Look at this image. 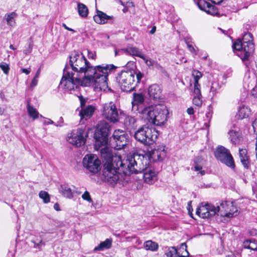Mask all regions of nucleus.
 Listing matches in <instances>:
<instances>
[{"label":"nucleus","instance_id":"obj_3","mask_svg":"<svg viewBox=\"0 0 257 257\" xmlns=\"http://www.w3.org/2000/svg\"><path fill=\"white\" fill-rule=\"evenodd\" d=\"M130 173L138 174L144 172V181L149 184H152L157 180V173L147 168L149 165L148 156H140L135 154L126 160Z\"/></svg>","mask_w":257,"mask_h":257},{"label":"nucleus","instance_id":"obj_20","mask_svg":"<svg viewBox=\"0 0 257 257\" xmlns=\"http://www.w3.org/2000/svg\"><path fill=\"white\" fill-rule=\"evenodd\" d=\"M161 93L162 90L160 87L156 84L151 85L148 89V94L150 97L154 100L160 99Z\"/></svg>","mask_w":257,"mask_h":257},{"label":"nucleus","instance_id":"obj_12","mask_svg":"<svg viewBox=\"0 0 257 257\" xmlns=\"http://www.w3.org/2000/svg\"><path fill=\"white\" fill-rule=\"evenodd\" d=\"M83 165L85 168L93 173H96L101 169V162L95 155L85 156L83 159Z\"/></svg>","mask_w":257,"mask_h":257},{"label":"nucleus","instance_id":"obj_55","mask_svg":"<svg viewBox=\"0 0 257 257\" xmlns=\"http://www.w3.org/2000/svg\"><path fill=\"white\" fill-rule=\"evenodd\" d=\"M21 71L23 73H24L26 74H29L31 72L30 68H29V69H27L25 68H22Z\"/></svg>","mask_w":257,"mask_h":257},{"label":"nucleus","instance_id":"obj_54","mask_svg":"<svg viewBox=\"0 0 257 257\" xmlns=\"http://www.w3.org/2000/svg\"><path fill=\"white\" fill-rule=\"evenodd\" d=\"M252 95L257 97V86L252 88Z\"/></svg>","mask_w":257,"mask_h":257},{"label":"nucleus","instance_id":"obj_49","mask_svg":"<svg viewBox=\"0 0 257 257\" xmlns=\"http://www.w3.org/2000/svg\"><path fill=\"white\" fill-rule=\"evenodd\" d=\"M63 123V118L62 117L59 118V120L57 121V124H55V125L57 126H61Z\"/></svg>","mask_w":257,"mask_h":257},{"label":"nucleus","instance_id":"obj_46","mask_svg":"<svg viewBox=\"0 0 257 257\" xmlns=\"http://www.w3.org/2000/svg\"><path fill=\"white\" fill-rule=\"evenodd\" d=\"M186 43L187 44V47L189 50L191 52H193L195 51V49L194 47L192 46V44L190 43V42L187 41V40H185Z\"/></svg>","mask_w":257,"mask_h":257},{"label":"nucleus","instance_id":"obj_42","mask_svg":"<svg viewBox=\"0 0 257 257\" xmlns=\"http://www.w3.org/2000/svg\"><path fill=\"white\" fill-rule=\"evenodd\" d=\"M141 58L144 60L146 65L149 67L152 66L156 63V62L155 61L153 60L152 59L146 58L144 54L143 58Z\"/></svg>","mask_w":257,"mask_h":257},{"label":"nucleus","instance_id":"obj_57","mask_svg":"<svg viewBox=\"0 0 257 257\" xmlns=\"http://www.w3.org/2000/svg\"><path fill=\"white\" fill-rule=\"evenodd\" d=\"M156 31V27L153 26L149 33L151 34H154L155 33Z\"/></svg>","mask_w":257,"mask_h":257},{"label":"nucleus","instance_id":"obj_61","mask_svg":"<svg viewBox=\"0 0 257 257\" xmlns=\"http://www.w3.org/2000/svg\"><path fill=\"white\" fill-rule=\"evenodd\" d=\"M137 242H138V244H141V243H142V242H141V241H140L139 240H138Z\"/></svg>","mask_w":257,"mask_h":257},{"label":"nucleus","instance_id":"obj_40","mask_svg":"<svg viewBox=\"0 0 257 257\" xmlns=\"http://www.w3.org/2000/svg\"><path fill=\"white\" fill-rule=\"evenodd\" d=\"M32 242L34 244L35 247H38V248H41L42 246L45 245V243L42 242V239H32L31 240Z\"/></svg>","mask_w":257,"mask_h":257},{"label":"nucleus","instance_id":"obj_35","mask_svg":"<svg viewBox=\"0 0 257 257\" xmlns=\"http://www.w3.org/2000/svg\"><path fill=\"white\" fill-rule=\"evenodd\" d=\"M194 97L193 98V103L198 107H200L202 104V95L200 89H199V92H196L195 89L193 90Z\"/></svg>","mask_w":257,"mask_h":257},{"label":"nucleus","instance_id":"obj_28","mask_svg":"<svg viewBox=\"0 0 257 257\" xmlns=\"http://www.w3.org/2000/svg\"><path fill=\"white\" fill-rule=\"evenodd\" d=\"M204 160L202 157H198L194 160V170L195 171H199V173L201 175H205L206 172L202 170V167L204 165Z\"/></svg>","mask_w":257,"mask_h":257},{"label":"nucleus","instance_id":"obj_16","mask_svg":"<svg viewBox=\"0 0 257 257\" xmlns=\"http://www.w3.org/2000/svg\"><path fill=\"white\" fill-rule=\"evenodd\" d=\"M166 152L165 151V147L159 146L157 149H155L152 151L151 152L146 153L145 155L142 156H148V159L149 163L151 160H152L153 161H162L166 157ZM141 156L140 155H139Z\"/></svg>","mask_w":257,"mask_h":257},{"label":"nucleus","instance_id":"obj_14","mask_svg":"<svg viewBox=\"0 0 257 257\" xmlns=\"http://www.w3.org/2000/svg\"><path fill=\"white\" fill-rule=\"evenodd\" d=\"M113 138L115 145H112L109 148L112 150V148L115 150H121L125 146L128 142V136L126 133L122 130H115L113 134Z\"/></svg>","mask_w":257,"mask_h":257},{"label":"nucleus","instance_id":"obj_63","mask_svg":"<svg viewBox=\"0 0 257 257\" xmlns=\"http://www.w3.org/2000/svg\"><path fill=\"white\" fill-rule=\"evenodd\" d=\"M81 105H82V101H81Z\"/></svg>","mask_w":257,"mask_h":257},{"label":"nucleus","instance_id":"obj_5","mask_svg":"<svg viewBox=\"0 0 257 257\" xmlns=\"http://www.w3.org/2000/svg\"><path fill=\"white\" fill-rule=\"evenodd\" d=\"M144 76L139 70L121 71L116 77V81L123 91L131 92Z\"/></svg>","mask_w":257,"mask_h":257},{"label":"nucleus","instance_id":"obj_47","mask_svg":"<svg viewBox=\"0 0 257 257\" xmlns=\"http://www.w3.org/2000/svg\"><path fill=\"white\" fill-rule=\"evenodd\" d=\"M252 126L254 132L257 134V118H256L252 123Z\"/></svg>","mask_w":257,"mask_h":257},{"label":"nucleus","instance_id":"obj_62","mask_svg":"<svg viewBox=\"0 0 257 257\" xmlns=\"http://www.w3.org/2000/svg\"><path fill=\"white\" fill-rule=\"evenodd\" d=\"M220 30L222 31V32H223V33H224V31H223V30H221V29H220Z\"/></svg>","mask_w":257,"mask_h":257},{"label":"nucleus","instance_id":"obj_17","mask_svg":"<svg viewBox=\"0 0 257 257\" xmlns=\"http://www.w3.org/2000/svg\"><path fill=\"white\" fill-rule=\"evenodd\" d=\"M199 9L205 12L207 14L217 16L219 15L217 9L212 6L210 3L207 2L205 0H194Z\"/></svg>","mask_w":257,"mask_h":257},{"label":"nucleus","instance_id":"obj_53","mask_svg":"<svg viewBox=\"0 0 257 257\" xmlns=\"http://www.w3.org/2000/svg\"><path fill=\"white\" fill-rule=\"evenodd\" d=\"M62 26L67 30H68L69 31H71V32H75L74 30L68 27L65 23H63L62 24Z\"/></svg>","mask_w":257,"mask_h":257},{"label":"nucleus","instance_id":"obj_33","mask_svg":"<svg viewBox=\"0 0 257 257\" xmlns=\"http://www.w3.org/2000/svg\"><path fill=\"white\" fill-rule=\"evenodd\" d=\"M243 245L244 248L257 251V241L253 238L245 240Z\"/></svg>","mask_w":257,"mask_h":257},{"label":"nucleus","instance_id":"obj_25","mask_svg":"<svg viewBox=\"0 0 257 257\" xmlns=\"http://www.w3.org/2000/svg\"><path fill=\"white\" fill-rule=\"evenodd\" d=\"M124 125L128 130L135 129L137 126V119L133 116H127L124 120Z\"/></svg>","mask_w":257,"mask_h":257},{"label":"nucleus","instance_id":"obj_23","mask_svg":"<svg viewBox=\"0 0 257 257\" xmlns=\"http://www.w3.org/2000/svg\"><path fill=\"white\" fill-rule=\"evenodd\" d=\"M239 157L240 160L245 169H248L249 165V157L247 155V150L245 149H239Z\"/></svg>","mask_w":257,"mask_h":257},{"label":"nucleus","instance_id":"obj_48","mask_svg":"<svg viewBox=\"0 0 257 257\" xmlns=\"http://www.w3.org/2000/svg\"><path fill=\"white\" fill-rule=\"evenodd\" d=\"M37 78H36V77H34L31 83V87H33L36 86L37 85Z\"/></svg>","mask_w":257,"mask_h":257},{"label":"nucleus","instance_id":"obj_15","mask_svg":"<svg viewBox=\"0 0 257 257\" xmlns=\"http://www.w3.org/2000/svg\"><path fill=\"white\" fill-rule=\"evenodd\" d=\"M196 213L202 218H209L214 216L217 213V209L215 207L209 204L203 203L198 207L196 210Z\"/></svg>","mask_w":257,"mask_h":257},{"label":"nucleus","instance_id":"obj_60","mask_svg":"<svg viewBox=\"0 0 257 257\" xmlns=\"http://www.w3.org/2000/svg\"><path fill=\"white\" fill-rule=\"evenodd\" d=\"M118 51H117L116 50H115V56L118 55Z\"/></svg>","mask_w":257,"mask_h":257},{"label":"nucleus","instance_id":"obj_43","mask_svg":"<svg viewBox=\"0 0 257 257\" xmlns=\"http://www.w3.org/2000/svg\"><path fill=\"white\" fill-rule=\"evenodd\" d=\"M82 198L83 200L88 201L89 203L92 202V200L90 197L89 193L86 191L82 195Z\"/></svg>","mask_w":257,"mask_h":257},{"label":"nucleus","instance_id":"obj_39","mask_svg":"<svg viewBox=\"0 0 257 257\" xmlns=\"http://www.w3.org/2000/svg\"><path fill=\"white\" fill-rule=\"evenodd\" d=\"M220 88V86L218 82L214 81L212 83L210 88V92H212L213 94H214L218 92Z\"/></svg>","mask_w":257,"mask_h":257},{"label":"nucleus","instance_id":"obj_38","mask_svg":"<svg viewBox=\"0 0 257 257\" xmlns=\"http://www.w3.org/2000/svg\"><path fill=\"white\" fill-rule=\"evenodd\" d=\"M39 197L43 200L44 203H48L50 202V195L48 192L41 191L39 194Z\"/></svg>","mask_w":257,"mask_h":257},{"label":"nucleus","instance_id":"obj_1","mask_svg":"<svg viewBox=\"0 0 257 257\" xmlns=\"http://www.w3.org/2000/svg\"><path fill=\"white\" fill-rule=\"evenodd\" d=\"M69 62L63 70L59 85L65 91L75 90L80 85L92 86L95 91H106L108 88L107 76L115 67L112 64L92 66L83 54L74 51L69 56Z\"/></svg>","mask_w":257,"mask_h":257},{"label":"nucleus","instance_id":"obj_31","mask_svg":"<svg viewBox=\"0 0 257 257\" xmlns=\"http://www.w3.org/2000/svg\"><path fill=\"white\" fill-rule=\"evenodd\" d=\"M27 109L29 115L33 118V120L38 118L39 116H40L41 117H43L41 114H39V112L36 108L30 105L29 102H28Z\"/></svg>","mask_w":257,"mask_h":257},{"label":"nucleus","instance_id":"obj_41","mask_svg":"<svg viewBox=\"0 0 257 257\" xmlns=\"http://www.w3.org/2000/svg\"><path fill=\"white\" fill-rule=\"evenodd\" d=\"M0 68L5 74H9L10 69L9 64L6 63H0Z\"/></svg>","mask_w":257,"mask_h":257},{"label":"nucleus","instance_id":"obj_26","mask_svg":"<svg viewBox=\"0 0 257 257\" xmlns=\"http://www.w3.org/2000/svg\"><path fill=\"white\" fill-rule=\"evenodd\" d=\"M250 109L248 107L244 105L240 106L238 109V118L242 119L248 117L250 114Z\"/></svg>","mask_w":257,"mask_h":257},{"label":"nucleus","instance_id":"obj_45","mask_svg":"<svg viewBox=\"0 0 257 257\" xmlns=\"http://www.w3.org/2000/svg\"><path fill=\"white\" fill-rule=\"evenodd\" d=\"M226 257H241V255L239 253L237 252L235 253H233L231 252H230V253L227 254Z\"/></svg>","mask_w":257,"mask_h":257},{"label":"nucleus","instance_id":"obj_34","mask_svg":"<svg viewBox=\"0 0 257 257\" xmlns=\"http://www.w3.org/2000/svg\"><path fill=\"white\" fill-rule=\"evenodd\" d=\"M228 134L230 141L234 144H237L239 141L240 133L236 130H230Z\"/></svg>","mask_w":257,"mask_h":257},{"label":"nucleus","instance_id":"obj_56","mask_svg":"<svg viewBox=\"0 0 257 257\" xmlns=\"http://www.w3.org/2000/svg\"><path fill=\"white\" fill-rule=\"evenodd\" d=\"M54 208L57 210V211H59L60 210V207H59V205L58 204V203H55L54 205Z\"/></svg>","mask_w":257,"mask_h":257},{"label":"nucleus","instance_id":"obj_24","mask_svg":"<svg viewBox=\"0 0 257 257\" xmlns=\"http://www.w3.org/2000/svg\"><path fill=\"white\" fill-rule=\"evenodd\" d=\"M94 109L95 108L92 105H88L85 108H82L79 111L81 121H82L84 118L86 119L87 118L90 117L92 115L94 111Z\"/></svg>","mask_w":257,"mask_h":257},{"label":"nucleus","instance_id":"obj_21","mask_svg":"<svg viewBox=\"0 0 257 257\" xmlns=\"http://www.w3.org/2000/svg\"><path fill=\"white\" fill-rule=\"evenodd\" d=\"M120 54L124 53L126 54L136 56L139 57L143 58L144 53L142 51L139 50L138 48L130 46L125 49L120 50Z\"/></svg>","mask_w":257,"mask_h":257},{"label":"nucleus","instance_id":"obj_58","mask_svg":"<svg viewBox=\"0 0 257 257\" xmlns=\"http://www.w3.org/2000/svg\"><path fill=\"white\" fill-rule=\"evenodd\" d=\"M40 69H39L36 73V75H35V76L34 77H36V78H38L39 76V75H40Z\"/></svg>","mask_w":257,"mask_h":257},{"label":"nucleus","instance_id":"obj_37","mask_svg":"<svg viewBox=\"0 0 257 257\" xmlns=\"http://www.w3.org/2000/svg\"><path fill=\"white\" fill-rule=\"evenodd\" d=\"M144 95L142 93H134V101L132 102L133 105L142 104L144 102Z\"/></svg>","mask_w":257,"mask_h":257},{"label":"nucleus","instance_id":"obj_44","mask_svg":"<svg viewBox=\"0 0 257 257\" xmlns=\"http://www.w3.org/2000/svg\"><path fill=\"white\" fill-rule=\"evenodd\" d=\"M87 56L88 58L95 60L96 57V53L94 51H87Z\"/></svg>","mask_w":257,"mask_h":257},{"label":"nucleus","instance_id":"obj_8","mask_svg":"<svg viewBox=\"0 0 257 257\" xmlns=\"http://www.w3.org/2000/svg\"><path fill=\"white\" fill-rule=\"evenodd\" d=\"M110 128V125L108 123L101 122L98 124L94 136L95 140V149L101 150V147L103 146L104 148L106 147L109 148L107 146V142Z\"/></svg>","mask_w":257,"mask_h":257},{"label":"nucleus","instance_id":"obj_59","mask_svg":"<svg viewBox=\"0 0 257 257\" xmlns=\"http://www.w3.org/2000/svg\"><path fill=\"white\" fill-rule=\"evenodd\" d=\"M10 48L11 49H12V50H15L16 49L13 45H11L10 46Z\"/></svg>","mask_w":257,"mask_h":257},{"label":"nucleus","instance_id":"obj_6","mask_svg":"<svg viewBox=\"0 0 257 257\" xmlns=\"http://www.w3.org/2000/svg\"><path fill=\"white\" fill-rule=\"evenodd\" d=\"M253 37L251 33H245L240 40L238 39L232 45L234 52L243 61L248 60L254 51Z\"/></svg>","mask_w":257,"mask_h":257},{"label":"nucleus","instance_id":"obj_2","mask_svg":"<svg viewBox=\"0 0 257 257\" xmlns=\"http://www.w3.org/2000/svg\"><path fill=\"white\" fill-rule=\"evenodd\" d=\"M100 154L105 161L103 170L105 181L112 185H126L130 180L126 160L123 162L120 157L113 156L111 149L107 147L101 148Z\"/></svg>","mask_w":257,"mask_h":257},{"label":"nucleus","instance_id":"obj_4","mask_svg":"<svg viewBox=\"0 0 257 257\" xmlns=\"http://www.w3.org/2000/svg\"><path fill=\"white\" fill-rule=\"evenodd\" d=\"M142 119L156 125L164 124L169 114L166 106L158 104L146 107L140 111Z\"/></svg>","mask_w":257,"mask_h":257},{"label":"nucleus","instance_id":"obj_13","mask_svg":"<svg viewBox=\"0 0 257 257\" xmlns=\"http://www.w3.org/2000/svg\"><path fill=\"white\" fill-rule=\"evenodd\" d=\"M215 208L217 212L219 213L221 216L232 217L236 215V208L232 201H221L219 202V205H217Z\"/></svg>","mask_w":257,"mask_h":257},{"label":"nucleus","instance_id":"obj_30","mask_svg":"<svg viewBox=\"0 0 257 257\" xmlns=\"http://www.w3.org/2000/svg\"><path fill=\"white\" fill-rule=\"evenodd\" d=\"M112 245V239L107 238L105 241L101 242L99 245L94 248V251H101L104 249L110 248Z\"/></svg>","mask_w":257,"mask_h":257},{"label":"nucleus","instance_id":"obj_27","mask_svg":"<svg viewBox=\"0 0 257 257\" xmlns=\"http://www.w3.org/2000/svg\"><path fill=\"white\" fill-rule=\"evenodd\" d=\"M192 75L194 78V89L196 92H199V89H200V85L198 83L199 80L202 77V73L197 70H193L192 72Z\"/></svg>","mask_w":257,"mask_h":257},{"label":"nucleus","instance_id":"obj_50","mask_svg":"<svg viewBox=\"0 0 257 257\" xmlns=\"http://www.w3.org/2000/svg\"><path fill=\"white\" fill-rule=\"evenodd\" d=\"M44 124H45V125H48V124H54L55 125V123H54V122L51 119H49V118H48L47 119V120H45L44 122Z\"/></svg>","mask_w":257,"mask_h":257},{"label":"nucleus","instance_id":"obj_29","mask_svg":"<svg viewBox=\"0 0 257 257\" xmlns=\"http://www.w3.org/2000/svg\"><path fill=\"white\" fill-rule=\"evenodd\" d=\"M18 15L15 12H11L9 14H7L4 17V21H6L7 25L10 27H14L16 24L15 19Z\"/></svg>","mask_w":257,"mask_h":257},{"label":"nucleus","instance_id":"obj_11","mask_svg":"<svg viewBox=\"0 0 257 257\" xmlns=\"http://www.w3.org/2000/svg\"><path fill=\"white\" fill-rule=\"evenodd\" d=\"M87 134L83 128L73 130L68 135L67 141L71 144L76 147H80L85 144Z\"/></svg>","mask_w":257,"mask_h":257},{"label":"nucleus","instance_id":"obj_32","mask_svg":"<svg viewBox=\"0 0 257 257\" xmlns=\"http://www.w3.org/2000/svg\"><path fill=\"white\" fill-rule=\"evenodd\" d=\"M77 11L79 15L82 18H85L88 14V9L86 5L82 3L77 4Z\"/></svg>","mask_w":257,"mask_h":257},{"label":"nucleus","instance_id":"obj_19","mask_svg":"<svg viewBox=\"0 0 257 257\" xmlns=\"http://www.w3.org/2000/svg\"><path fill=\"white\" fill-rule=\"evenodd\" d=\"M73 188L67 184H64L60 186L59 191L62 195L67 198L71 199L73 197V194L77 192L75 190V187L72 186Z\"/></svg>","mask_w":257,"mask_h":257},{"label":"nucleus","instance_id":"obj_52","mask_svg":"<svg viewBox=\"0 0 257 257\" xmlns=\"http://www.w3.org/2000/svg\"><path fill=\"white\" fill-rule=\"evenodd\" d=\"M187 112L189 115H192L194 113V109L192 107H190L187 109Z\"/></svg>","mask_w":257,"mask_h":257},{"label":"nucleus","instance_id":"obj_36","mask_svg":"<svg viewBox=\"0 0 257 257\" xmlns=\"http://www.w3.org/2000/svg\"><path fill=\"white\" fill-rule=\"evenodd\" d=\"M144 246L146 250H150L153 251L157 250L159 247L157 243L152 240H148L145 242Z\"/></svg>","mask_w":257,"mask_h":257},{"label":"nucleus","instance_id":"obj_7","mask_svg":"<svg viewBox=\"0 0 257 257\" xmlns=\"http://www.w3.org/2000/svg\"><path fill=\"white\" fill-rule=\"evenodd\" d=\"M158 135V132L155 128L143 125L135 132L134 137L144 145H150L156 141Z\"/></svg>","mask_w":257,"mask_h":257},{"label":"nucleus","instance_id":"obj_51","mask_svg":"<svg viewBox=\"0 0 257 257\" xmlns=\"http://www.w3.org/2000/svg\"><path fill=\"white\" fill-rule=\"evenodd\" d=\"M225 0H212V3L217 5H220L222 3H223Z\"/></svg>","mask_w":257,"mask_h":257},{"label":"nucleus","instance_id":"obj_10","mask_svg":"<svg viewBox=\"0 0 257 257\" xmlns=\"http://www.w3.org/2000/svg\"><path fill=\"white\" fill-rule=\"evenodd\" d=\"M102 115L110 122H115L119 120V114L116 106L110 101L103 104L101 109Z\"/></svg>","mask_w":257,"mask_h":257},{"label":"nucleus","instance_id":"obj_22","mask_svg":"<svg viewBox=\"0 0 257 257\" xmlns=\"http://www.w3.org/2000/svg\"><path fill=\"white\" fill-rule=\"evenodd\" d=\"M97 14L94 16V21L97 24H103L106 23L108 20H110L112 18V17L107 16L104 13L97 11Z\"/></svg>","mask_w":257,"mask_h":257},{"label":"nucleus","instance_id":"obj_18","mask_svg":"<svg viewBox=\"0 0 257 257\" xmlns=\"http://www.w3.org/2000/svg\"><path fill=\"white\" fill-rule=\"evenodd\" d=\"M184 246H185L187 256L181 255L175 246H164L163 248V250L166 257H187L189 255V252L186 249L187 245L184 243H182L181 246L183 248Z\"/></svg>","mask_w":257,"mask_h":257},{"label":"nucleus","instance_id":"obj_9","mask_svg":"<svg viewBox=\"0 0 257 257\" xmlns=\"http://www.w3.org/2000/svg\"><path fill=\"white\" fill-rule=\"evenodd\" d=\"M214 156L222 163L231 169H234L235 165L234 160L228 149L222 146H218L214 152Z\"/></svg>","mask_w":257,"mask_h":257}]
</instances>
